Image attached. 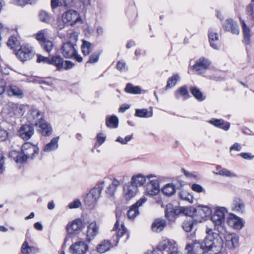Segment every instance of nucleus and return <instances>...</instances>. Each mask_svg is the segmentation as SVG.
Masks as SVG:
<instances>
[{
    "label": "nucleus",
    "instance_id": "53",
    "mask_svg": "<svg viewBox=\"0 0 254 254\" xmlns=\"http://www.w3.org/2000/svg\"><path fill=\"white\" fill-rule=\"evenodd\" d=\"M7 46L11 49L16 48L19 45L17 38L15 36H11L8 39L7 43Z\"/></svg>",
    "mask_w": 254,
    "mask_h": 254
},
{
    "label": "nucleus",
    "instance_id": "21",
    "mask_svg": "<svg viewBox=\"0 0 254 254\" xmlns=\"http://www.w3.org/2000/svg\"><path fill=\"white\" fill-rule=\"evenodd\" d=\"M34 133V128L28 125L22 126L18 131L19 136L24 140L29 139Z\"/></svg>",
    "mask_w": 254,
    "mask_h": 254
},
{
    "label": "nucleus",
    "instance_id": "7",
    "mask_svg": "<svg viewBox=\"0 0 254 254\" xmlns=\"http://www.w3.org/2000/svg\"><path fill=\"white\" fill-rule=\"evenodd\" d=\"M211 213V209L208 205H199L194 210L193 221L201 223L207 220Z\"/></svg>",
    "mask_w": 254,
    "mask_h": 254
},
{
    "label": "nucleus",
    "instance_id": "39",
    "mask_svg": "<svg viewBox=\"0 0 254 254\" xmlns=\"http://www.w3.org/2000/svg\"><path fill=\"white\" fill-rule=\"evenodd\" d=\"M179 215L183 214L186 216H191L193 217L194 209L191 206L178 207Z\"/></svg>",
    "mask_w": 254,
    "mask_h": 254
},
{
    "label": "nucleus",
    "instance_id": "10",
    "mask_svg": "<svg viewBox=\"0 0 254 254\" xmlns=\"http://www.w3.org/2000/svg\"><path fill=\"white\" fill-rule=\"evenodd\" d=\"M177 246L176 242L174 240L163 238L159 241L156 248L162 252L163 254H168Z\"/></svg>",
    "mask_w": 254,
    "mask_h": 254
},
{
    "label": "nucleus",
    "instance_id": "60",
    "mask_svg": "<svg viewBox=\"0 0 254 254\" xmlns=\"http://www.w3.org/2000/svg\"><path fill=\"white\" fill-rule=\"evenodd\" d=\"M81 205V201L79 199H75L68 204V207L70 209H75L79 207Z\"/></svg>",
    "mask_w": 254,
    "mask_h": 254
},
{
    "label": "nucleus",
    "instance_id": "23",
    "mask_svg": "<svg viewBox=\"0 0 254 254\" xmlns=\"http://www.w3.org/2000/svg\"><path fill=\"white\" fill-rule=\"evenodd\" d=\"M61 52L65 58H72L75 53V46L70 43H64L61 49Z\"/></svg>",
    "mask_w": 254,
    "mask_h": 254
},
{
    "label": "nucleus",
    "instance_id": "46",
    "mask_svg": "<svg viewBox=\"0 0 254 254\" xmlns=\"http://www.w3.org/2000/svg\"><path fill=\"white\" fill-rule=\"evenodd\" d=\"M118 118L115 116H112L106 119V126L111 128H116L118 126Z\"/></svg>",
    "mask_w": 254,
    "mask_h": 254
},
{
    "label": "nucleus",
    "instance_id": "56",
    "mask_svg": "<svg viewBox=\"0 0 254 254\" xmlns=\"http://www.w3.org/2000/svg\"><path fill=\"white\" fill-rule=\"evenodd\" d=\"M191 190L197 193H204L205 192V189L200 185L198 184H193L191 186Z\"/></svg>",
    "mask_w": 254,
    "mask_h": 254
},
{
    "label": "nucleus",
    "instance_id": "44",
    "mask_svg": "<svg viewBox=\"0 0 254 254\" xmlns=\"http://www.w3.org/2000/svg\"><path fill=\"white\" fill-rule=\"evenodd\" d=\"M48 35V31L47 29H43L38 31L35 35L36 39L40 43L45 41V40H47L46 37Z\"/></svg>",
    "mask_w": 254,
    "mask_h": 254
},
{
    "label": "nucleus",
    "instance_id": "49",
    "mask_svg": "<svg viewBox=\"0 0 254 254\" xmlns=\"http://www.w3.org/2000/svg\"><path fill=\"white\" fill-rule=\"evenodd\" d=\"M139 214V209L132 205L127 212V217L130 220H134Z\"/></svg>",
    "mask_w": 254,
    "mask_h": 254
},
{
    "label": "nucleus",
    "instance_id": "13",
    "mask_svg": "<svg viewBox=\"0 0 254 254\" xmlns=\"http://www.w3.org/2000/svg\"><path fill=\"white\" fill-rule=\"evenodd\" d=\"M116 217L117 218V220L113 228V230L117 231V239L116 241H118V242L119 240L123 238V241L125 243L129 238V235L127 232V230L124 224H122L121 225H120L118 220L119 214L118 213H116Z\"/></svg>",
    "mask_w": 254,
    "mask_h": 254
},
{
    "label": "nucleus",
    "instance_id": "54",
    "mask_svg": "<svg viewBox=\"0 0 254 254\" xmlns=\"http://www.w3.org/2000/svg\"><path fill=\"white\" fill-rule=\"evenodd\" d=\"M194 223L191 220H185L182 224V227L186 232H189L192 230Z\"/></svg>",
    "mask_w": 254,
    "mask_h": 254
},
{
    "label": "nucleus",
    "instance_id": "51",
    "mask_svg": "<svg viewBox=\"0 0 254 254\" xmlns=\"http://www.w3.org/2000/svg\"><path fill=\"white\" fill-rule=\"evenodd\" d=\"M91 43L85 41H82V44L81 46V51L83 54L85 56H87L89 54L90 52V50L91 48Z\"/></svg>",
    "mask_w": 254,
    "mask_h": 254
},
{
    "label": "nucleus",
    "instance_id": "59",
    "mask_svg": "<svg viewBox=\"0 0 254 254\" xmlns=\"http://www.w3.org/2000/svg\"><path fill=\"white\" fill-rule=\"evenodd\" d=\"M131 138H132L131 135L127 136L125 138L119 137L116 139V141L119 142L122 144H126L131 140Z\"/></svg>",
    "mask_w": 254,
    "mask_h": 254
},
{
    "label": "nucleus",
    "instance_id": "14",
    "mask_svg": "<svg viewBox=\"0 0 254 254\" xmlns=\"http://www.w3.org/2000/svg\"><path fill=\"white\" fill-rule=\"evenodd\" d=\"M34 55L32 48L29 46L23 45L16 52V56L22 62H25L31 59Z\"/></svg>",
    "mask_w": 254,
    "mask_h": 254
},
{
    "label": "nucleus",
    "instance_id": "31",
    "mask_svg": "<svg viewBox=\"0 0 254 254\" xmlns=\"http://www.w3.org/2000/svg\"><path fill=\"white\" fill-rule=\"evenodd\" d=\"M38 131L44 136H49L52 134V127L51 125L44 120L38 124Z\"/></svg>",
    "mask_w": 254,
    "mask_h": 254
},
{
    "label": "nucleus",
    "instance_id": "30",
    "mask_svg": "<svg viewBox=\"0 0 254 254\" xmlns=\"http://www.w3.org/2000/svg\"><path fill=\"white\" fill-rule=\"evenodd\" d=\"M224 27L227 31H231L234 34L238 35L240 33L237 22L232 19L226 20L224 23Z\"/></svg>",
    "mask_w": 254,
    "mask_h": 254
},
{
    "label": "nucleus",
    "instance_id": "26",
    "mask_svg": "<svg viewBox=\"0 0 254 254\" xmlns=\"http://www.w3.org/2000/svg\"><path fill=\"white\" fill-rule=\"evenodd\" d=\"M208 38L210 46L215 50H218L219 46L217 42L219 40V35L215 29L210 28L209 30Z\"/></svg>",
    "mask_w": 254,
    "mask_h": 254
},
{
    "label": "nucleus",
    "instance_id": "1",
    "mask_svg": "<svg viewBox=\"0 0 254 254\" xmlns=\"http://www.w3.org/2000/svg\"><path fill=\"white\" fill-rule=\"evenodd\" d=\"M206 233L207 235L201 243L194 241L192 245H186L188 254H218L221 252L223 243L218 234L209 228H206Z\"/></svg>",
    "mask_w": 254,
    "mask_h": 254
},
{
    "label": "nucleus",
    "instance_id": "9",
    "mask_svg": "<svg viewBox=\"0 0 254 254\" xmlns=\"http://www.w3.org/2000/svg\"><path fill=\"white\" fill-rule=\"evenodd\" d=\"M139 193V190L131 185L129 182L122 186V196L127 201L132 200Z\"/></svg>",
    "mask_w": 254,
    "mask_h": 254
},
{
    "label": "nucleus",
    "instance_id": "12",
    "mask_svg": "<svg viewBox=\"0 0 254 254\" xmlns=\"http://www.w3.org/2000/svg\"><path fill=\"white\" fill-rule=\"evenodd\" d=\"M21 151H23L25 155L24 158L27 160L28 159H33L37 156L39 153V148L37 145L26 142L22 145Z\"/></svg>",
    "mask_w": 254,
    "mask_h": 254
},
{
    "label": "nucleus",
    "instance_id": "33",
    "mask_svg": "<svg viewBox=\"0 0 254 254\" xmlns=\"http://www.w3.org/2000/svg\"><path fill=\"white\" fill-rule=\"evenodd\" d=\"M166 225V221L163 219H156L152 224L151 228L153 231L155 232H160L162 231Z\"/></svg>",
    "mask_w": 254,
    "mask_h": 254
},
{
    "label": "nucleus",
    "instance_id": "6",
    "mask_svg": "<svg viewBox=\"0 0 254 254\" xmlns=\"http://www.w3.org/2000/svg\"><path fill=\"white\" fill-rule=\"evenodd\" d=\"M26 111V106L24 105L9 103L3 109L4 113L8 115L10 117L18 118L22 116Z\"/></svg>",
    "mask_w": 254,
    "mask_h": 254
},
{
    "label": "nucleus",
    "instance_id": "8",
    "mask_svg": "<svg viewBox=\"0 0 254 254\" xmlns=\"http://www.w3.org/2000/svg\"><path fill=\"white\" fill-rule=\"evenodd\" d=\"M228 210L226 207L217 206L211 216V220L216 226H222L224 223L225 214Z\"/></svg>",
    "mask_w": 254,
    "mask_h": 254
},
{
    "label": "nucleus",
    "instance_id": "35",
    "mask_svg": "<svg viewBox=\"0 0 254 254\" xmlns=\"http://www.w3.org/2000/svg\"><path fill=\"white\" fill-rule=\"evenodd\" d=\"M240 21L242 25L243 34L245 42L248 44L250 43L251 40V30L248 26L246 24L245 21L240 18Z\"/></svg>",
    "mask_w": 254,
    "mask_h": 254
},
{
    "label": "nucleus",
    "instance_id": "40",
    "mask_svg": "<svg viewBox=\"0 0 254 254\" xmlns=\"http://www.w3.org/2000/svg\"><path fill=\"white\" fill-rule=\"evenodd\" d=\"M246 13L248 20L254 25V5L252 3L248 4L246 8Z\"/></svg>",
    "mask_w": 254,
    "mask_h": 254
},
{
    "label": "nucleus",
    "instance_id": "17",
    "mask_svg": "<svg viewBox=\"0 0 254 254\" xmlns=\"http://www.w3.org/2000/svg\"><path fill=\"white\" fill-rule=\"evenodd\" d=\"M225 246L229 249H236L239 245V236L235 233H228L225 237Z\"/></svg>",
    "mask_w": 254,
    "mask_h": 254
},
{
    "label": "nucleus",
    "instance_id": "55",
    "mask_svg": "<svg viewBox=\"0 0 254 254\" xmlns=\"http://www.w3.org/2000/svg\"><path fill=\"white\" fill-rule=\"evenodd\" d=\"M78 40V34L75 32H72L70 34L68 41L66 43H70V44L75 46Z\"/></svg>",
    "mask_w": 254,
    "mask_h": 254
},
{
    "label": "nucleus",
    "instance_id": "27",
    "mask_svg": "<svg viewBox=\"0 0 254 254\" xmlns=\"http://www.w3.org/2000/svg\"><path fill=\"white\" fill-rule=\"evenodd\" d=\"M216 174L225 177L230 179L238 178L239 177V175L234 172L231 171L226 168H222L220 166L216 167Z\"/></svg>",
    "mask_w": 254,
    "mask_h": 254
},
{
    "label": "nucleus",
    "instance_id": "37",
    "mask_svg": "<svg viewBox=\"0 0 254 254\" xmlns=\"http://www.w3.org/2000/svg\"><path fill=\"white\" fill-rule=\"evenodd\" d=\"M7 92L10 96H14L19 98L23 97L22 91L18 87L14 85L10 86L7 90Z\"/></svg>",
    "mask_w": 254,
    "mask_h": 254
},
{
    "label": "nucleus",
    "instance_id": "43",
    "mask_svg": "<svg viewBox=\"0 0 254 254\" xmlns=\"http://www.w3.org/2000/svg\"><path fill=\"white\" fill-rule=\"evenodd\" d=\"M175 96L177 98H179L180 96L184 97L186 99L189 97V93L187 86H182L179 88L175 93Z\"/></svg>",
    "mask_w": 254,
    "mask_h": 254
},
{
    "label": "nucleus",
    "instance_id": "52",
    "mask_svg": "<svg viewBox=\"0 0 254 254\" xmlns=\"http://www.w3.org/2000/svg\"><path fill=\"white\" fill-rule=\"evenodd\" d=\"M39 17L41 21L48 23L51 20L52 16L46 11L42 10L39 13Z\"/></svg>",
    "mask_w": 254,
    "mask_h": 254
},
{
    "label": "nucleus",
    "instance_id": "20",
    "mask_svg": "<svg viewBox=\"0 0 254 254\" xmlns=\"http://www.w3.org/2000/svg\"><path fill=\"white\" fill-rule=\"evenodd\" d=\"M99 227L95 221L90 222L87 226L86 231V240L90 242L97 235Z\"/></svg>",
    "mask_w": 254,
    "mask_h": 254
},
{
    "label": "nucleus",
    "instance_id": "29",
    "mask_svg": "<svg viewBox=\"0 0 254 254\" xmlns=\"http://www.w3.org/2000/svg\"><path fill=\"white\" fill-rule=\"evenodd\" d=\"M59 136L53 137L49 143H47L43 148L45 152H50L56 150L59 147Z\"/></svg>",
    "mask_w": 254,
    "mask_h": 254
},
{
    "label": "nucleus",
    "instance_id": "19",
    "mask_svg": "<svg viewBox=\"0 0 254 254\" xmlns=\"http://www.w3.org/2000/svg\"><path fill=\"white\" fill-rule=\"evenodd\" d=\"M147 179V175L145 176L142 173H137L133 175L129 182L131 185L139 189L145 185Z\"/></svg>",
    "mask_w": 254,
    "mask_h": 254
},
{
    "label": "nucleus",
    "instance_id": "64",
    "mask_svg": "<svg viewBox=\"0 0 254 254\" xmlns=\"http://www.w3.org/2000/svg\"><path fill=\"white\" fill-rule=\"evenodd\" d=\"M118 69L120 71H126L127 70V67L126 63L123 61H119L117 65Z\"/></svg>",
    "mask_w": 254,
    "mask_h": 254
},
{
    "label": "nucleus",
    "instance_id": "45",
    "mask_svg": "<svg viewBox=\"0 0 254 254\" xmlns=\"http://www.w3.org/2000/svg\"><path fill=\"white\" fill-rule=\"evenodd\" d=\"M135 116L139 118H149L153 116L152 111L148 112L146 109H136Z\"/></svg>",
    "mask_w": 254,
    "mask_h": 254
},
{
    "label": "nucleus",
    "instance_id": "18",
    "mask_svg": "<svg viewBox=\"0 0 254 254\" xmlns=\"http://www.w3.org/2000/svg\"><path fill=\"white\" fill-rule=\"evenodd\" d=\"M210 64V62L208 60L201 58L195 62V64L191 66V68L196 73L201 74L208 68Z\"/></svg>",
    "mask_w": 254,
    "mask_h": 254
},
{
    "label": "nucleus",
    "instance_id": "38",
    "mask_svg": "<svg viewBox=\"0 0 254 254\" xmlns=\"http://www.w3.org/2000/svg\"><path fill=\"white\" fill-rule=\"evenodd\" d=\"M50 64L55 65L58 69H60L64 67V60L59 56H53L50 59Z\"/></svg>",
    "mask_w": 254,
    "mask_h": 254
},
{
    "label": "nucleus",
    "instance_id": "25",
    "mask_svg": "<svg viewBox=\"0 0 254 254\" xmlns=\"http://www.w3.org/2000/svg\"><path fill=\"white\" fill-rule=\"evenodd\" d=\"M179 215L178 207H174L171 204L166 205L165 216L171 221H174L176 216Z\"/></svg>",
    "mask_w": 254,
    "mask_h": 254
},
{
    "label": "nucleus",
    "instance_id": "24",
    "mask_svg": "<svg viewBox=\"0 0 254 254\" xmlns=\"http://www.w3.org/2000/svg\"><path fill=\"white\" fill-rule=\"evenodd\" d=\"M231 208L232 211L238 213H243L245 212V203L242 199L238 197L233 199Z\"/></svg>",
    "mask_w": 254,
    "mask_h": 254
},
{
    "label": "nucleus",
    "instance_id": "32",
    "mask_svg": "<svg viewBox=\"0 0 254 254\" xmlns=\"http://www.w3.org/2000/svg\"><path fill=\"white\" fill-rule=\"evenodd\" d=\"M9 156L17 163H24L27 161V159L24 158L25 155L22 151L20 152L12 150L9 153Z\"/></svg>",
    "mask_w": 254,
    "mask_h": 254
},
{
    "label": "nucleus",
    "instance_id": "28",
    "mask_svg": "<svg viewBox=\"0 0 254 254\" xmlns=\"http://www.w3.org/2000/svg\"><path fill=\"white\" fill-rule=\"evenodd\" d=\"M207 122L210 124L214 126V127H219L225 130H228L229 129L230 126L229 123L225 122L222 119L212 118L211 120L208 121Z\"/></svg>",
    "mask_w": 254,
    "mask_h": 254
},
{
    "label": "nucleus",
    "instance_id": "42",
    "mask_svg": "<svg viewBox=\"0 0 254 254\" xmlns=\"http://www.w3.org/2000/svg\"><path fill=\"white\" fill-rule=\"evenodd\" d=\"M179 197L183 200L187 201L190 203L193 202V195L190 192L186 190H182L179 194Z\"/></svg>",
    "mask_w": 254,
    "mask_h": 254
},
{
    "label": "nucleus",
    "instance_id": "41",
    "mask_svg": "<svg viewBox=\"0 0 254 254\" xmlns=\"http://www.w3.org/2000/svg\"><path fill=\"white\" fill-rule=\"evenodd\" d=\"M180 78V77L178 74H174L169 78L167 82V85L165 87V89L166 90H168L169 89L175 86L178 81L179 80Z\"/></svg>",
    "mask_w": 254,
    "mask_h": 254
},
{
    "label": "nucleus",
    "instance_id": "61",
    "mask_svg": "<svg viewBox=\"0 0 254 254\" xmlns=\"http://www.w3.org/2000/svg\"><path fill=\"white\" fill-rule=\"evenodd\" d=\"M117 189L114 188L111 184H109L108 186L107 187L105 192L107 194L110 196H113L114 195Z\"/></svg>",
    "mask_w": 254,
    "mask_h": 254
},
{
    "label": "nucleus",
    "instance_id": "3",
    "mask_svg": "<svg viewBox=\"0 0 254 254\" xmlns=\"http://www.w3.org/2000/svg\"><path fill=\"white\" fill-rule=\"evenodd\" d=\"M108 184V179H105L100 182L98 185L93 188L87 195L85 199V203L88 206L94 205L100 198L103 189Z\"/></svg>",
    "mask_w": 254,
    "mask_h": 254
},
{
    "label": "nucleus",
    "instance_id": "62",
    "mask_svg": "<svg viewBox=\"0 0 254 254\" xmlns=\"http://www.w3.org/2000/svg\"><path fill=\"white\" fill-rule=\"evenodd\" d=\"M100 54L99 53H93V54H92L90 56L89 59L87 63H94L97 62L99 60Z\"/></svg>",
    "mask_w": 254,
    "mask_h": 254
},
{
    "label": "nucleus",
    "instance_id": "22",
    "mask_svg": "<svg viewBox=\"0 0 254 254\" xmlns=\"http://www.w3.org/2000/svg\"><path fill=\"white\" fill-rule=\"evenodd\" d=\"M118 245V241H114L111 243L108 240H104L102 241L97 246L96 250L100 253H104L111 248L117 246Z\"/></svg>",
    "mask_w": 254,
    "mask_h": 254
},
{
    "label": "nucleus",
    "instance_id": "57",
    "mask_svg": "<svg viewBox=\"0 0 254 254\" xmlns=\"http://www.w3.org/2000/svg\"><path fill=\"white\" fill-rule=\"evenodd\" d=\"M8 133L6 130L0 127V141H3L8 137Z\"/></svg>",
    "mask_w": 254,
    "mask_h": 254
},
{
    "label": "nucleus",
    "instance_id": "15",
    "mask_svg": "<svg viewBox=\"0 0 254 254\" xmlns=\"http://www.w3.org/2000/svg\"><path fill=\"white\" fill-rule=\"evenodd\" d=\"M89 250V246L86 242L79 241L72 244L69 248L71 254H85Z\"/></svg>",
    "mask_w": 254,
    "mask_h": 254
},
{
    "label": "nucleus",
    "instance_id": "50",
    "mask_svg": "<svg viewBox=\"0 0 254 254\" xmlns=\"http://www.w3.org/2000/svg\"><path fill=\"white\" fill-rule=\"evenodd\" d=\"M125 90L127 93L131 94H140L142 91L140 87L133 86L130 84H127Z\"/></svg>",
    "mask_w": 254,
    "mask_h": 254
},
{
    "label": "nucleus",
    "instance_id": "63",
    "mask_svg": "<svg viewBox=\"0 0 254 254\" xmlns=\"http://www.w3.org/2000/svg\"><path fill=\"white\" fill-rule=\"evenodd\" d=\"M37 62L38 63H43L45 64H50V59L47 57H44L42 55H38L37 56Z\"/></svg>",
    "mask_w": 254,
    "mask_h": 254
},
{
    "label": "nucleus",
    "instance_id": "5",
    "mask_svg": "<svg viewBox=\"0 0 254 254\" xmlns=\"http://www.w3.org/2000/svg\"><path fill=\"white\" fill-rule=\"evenodd\" d=\"M65 228L67 235L64 240V244L68 241L70 235L77 234L83 230L84 228L83 222L79 218L75 219L69 222Z\"/></svg>",
    "mask_w": 254,
    "mask_h": 254
},
{
    "label": "nucleus",
    "instance_id": "34",
    "mask_svg": "<svg viewBox=\"0 0 254 254\" xmlns=\"http://www.w3.org/2000/svg\"><path fill=\"white\" fill-rule=\"evenodd\" d=\"M176 186L173 183L167 184L164 186L162 189V193L167 196L174 195L176 193Z\"/></svg>",
    "mask_w": 254,
    "mask_h": 254
},
{
    "label": "nucleus",
    "instance_id": "58",
    "mask_svg": "<svg viewBox=\"0 0 254 254\" xmlns=\"http://www.w3.org/2000/svg\"><path fill=\"white\" fill-rule=\"evenodd\" d=\"M147 198L143 196L139 198L133 205L138 209L139 207L142 206L147 201Z\"/></svg>",
    "mask_w": 254,
    "mask_h": 254
},
{
    "label": "nucleus",
    "instance_id": "48",
    "mask_svg": "<svg viewBox=\"0 0 254 254\" xmlns=\"http://www.w3.org/2000/svg\"><path fill=\"white\" fill-rule=\"evenodd\" d=\"M190 92L192 95L198 101H202L205 99V97L201 91L196 87H192Z\"/></svg>",
    "mask_w": 254,
    "mask_h": 254
},
{
    "label": "nucleus",
    "instance_id": "11",
    "mask_svg": "<svg viewBox=\"0 0 254 254\" xmlns=\"http://www.w3.org/2000/svg\"><path fill=\"white\" fill-rule=\"evenodd\" d=\"M226 222L231 228L236 230H241L245 225L244 221L242 218L232 213L229 214Z\"/></svg>",
    "mask_w": 254,
    "mask_h": 254
},
{
    "label": "nucleus",
    "instance_id": "4",
    "mask_svg": "<svg viewBox=\"0 0 254 254\" xmlns=\"http://www.w3.org/2000/svg\"><path fill=\"white\" fill-rule=\"evenodd\" d=\"M160 177L155 174L147 175L149 182L145 187V194L149 196L157 195L160 192Z\"/></svg>",
    "mask_w": 254,
    "mask_h": 254
},
{
    "label": "nucleus",
    "instance_id": "47",
    "mask_svg": "<svg viewBox=\"0 0 254 254\" xmlns=\"http://www.w3.org/2000/svg\"><path fill=\"white\" fill-rule=\"evenodd\" d=\"M42 48L47 52L50 53L54 47V44L53 41L47 39L40 44Z\"/></svg>",
    "mask_w": 254,
    "mask_h": 254
},
{
    "label": "nucleus",
    "instance_id": "36",
    "mask_svg": "<svg viewBox=\"0 0 254 254\" xmlns=\"http://www.w3.org/2000/svg\"><path fill=\"white\" fill-rule=\"evenodd\" d=\"M21 253L23 254H35L38 252V249L34 247L29 246L27 241H25L21 247Z\"/></svg>",
    "mask_w": 254,
    "mask_h": 254
},
{
    "label": "nucleus",
    "instance_id": "2",
    "mask_svg": "<svg viewBox=\"0 0 254 254\" xmlns=\"http://www.w3.org/2000/svg\"><path fill=\"white\" fill-rule=\"evenodd\" d=\"M63 23L58 25V28L61 30L64 28V25L73 26L77 23L82 22V18L80 13L76 10L69 9L64 12L61 16Z\"/></svg>",
    "mask_w": 254,
    "mask_h": 254
},
{
    "label": "nucleus",
    "instance_id": "16",
    "mask_svg": "<svg viewBox=\"0 0 254 254\" xmlns=\"http://www.w3.org/2000/svg\"><path fill=\"white\" fill-rule=\"evenodd\" d=\"M28 120L29 122L36 126L44 121L43 114L38 109L32 108L28 115Z\"/></svg>",
    "mask_w": 254,
    "mask_h": 254
}]
</instances>
